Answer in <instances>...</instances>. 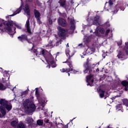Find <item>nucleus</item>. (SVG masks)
<instances>
[{"mask_svg": "<svg viewBox=\"0 0 128 128\" xmlns=\"http://www.w3.org/2000/svg\"><path fill=\"white\" fill-rule=\"evenodd\" d=\"M11 126L14 128H16L18 126V122L16 120H13L11 122Z\"/></svg>", "mask_w": 128, "mask_h": 128, "instance_id": "28", "label": "nucleus"}, {"mask_svg": "<svg viewBox=\"0 0 128 128\" xmlns=\"http://www.w3.org/2000/svg\"><path fill=\"white\" fill-rule=\"evenodd\" d=\"M94 20L99 22V20H100V16H95L94 18Z\"/></svg>", "mask_w": 128, "mask_h": 128, "instance_id": "38", "label": "nucleus"}, {"mask_svg": "<svg viewBox=\"0 0 128 128\" xmlns=\"http://www.w3.org/2000/svg\"><path fill=\"white\" fill-rule=\"evenodd\" d=\"M96 64H90V58H88L86 59V62L84 63V68L85 70H84V74H88L89 70V76H86V82H90V80H92V72H94V71L92 70V68L96 66Z\"/></svg>", "mask_w": 128, "mask_h": 128, "instance_id": "2", "label": "nucleus"}, {"mask_svg": "<svg viewBox=\"0 0 128 128\" xmlns=\"http://www.w3.org/2000/svg\"><path fill=\"white\" fill-rule=\"evenodd\" d=\"M116 110H121L122 112L124 109H122V104H117L116 106Z\"/></svg>", "mask_w": 128, "mask_h": 128, "instance_id": "20", "label": "nucleus"}, {"mask_svg": "<svg viewBox=\"0 0 128 128\" xmlns=\"http://www.w3.org/2000/svg\"><path fill=\"white\" fill-rule=\"evenodd\" d=\"M66 48H68L70 46L68 45V43L66 45Z\"/></svg>", "mask_w": 128, "mask_h": 128, "instance_id": "56", "label": "nucleus"}, {"mask_svg": "<svg viewBox=\"0 0 128 128\" xmlns=\"http://www.w3.org/2000/svg\"><path fill=\"white\" fill-rule=\"evenodd\" d=\"M68 76H70V73H68Z\"/></svg>", "mask_w": 128, "mask_h": 128, "instance_id": "58", "label": "nucleus"}, {"mask_svg": "<svg viewBox=\"0 0 128 128\" xmlns=\"http://www.w3.org/2000/svg\"><path fill=\"white\" fill-rule=\"evenodd\" d=\"M63 40H64V39H62L60 38L58 41H57L56 42L54 40H50L49 41L48 44L46 46V47L50 48H52L54 46H56H56H60V44H62V42H63Z\"/></svg>", "mask_w": 128, "mask_h": 128, "instance_id": "6", "label": "nucleus"}, {"mask_svg": "<svg viewBox=\"0 0 128 128\" xmlns=\"http://www.w3.org/2000/svg\"><path fill=\"white\" fill-rule=\"evenodd\" d=\"M25 12L27 16H30V6L28 4L25 5Z\"/></svg>", "mask_w": 128, "mask_h": 128, "instance_id": "13", "label": "nucleus"}, {"mask_svg": "<svg viewBox=\"0 0 128 128\" xmlns=\"http://www.w3.org/2000/svg\"><path fill=\"white\" fill-rule=\"evenodd\" d=\"M45 52H46L44 51V50H42L40 51L39 54H42V56H46Z\"/></svg>", "mask_w": 128, "mask_h": 128, "instance_id": "36", "label": "nucleus"}, {"mask_svg": "<svg viewBox=\"0 0 128 128\" xmlns=\"http://www.w3.org/2000/svg\"><path fill=\"white\" fill-rule=\"evenodd\" d=\"M66 54L67 56L68 57V58L66 60V62H62V64H67L69 68H70V72H72L73 74H78V71L76 70H74L72 68V60H70V58L72 56H74V54H72V52L70 50H66Z\"/></svg>", "mask_w": 128, "mask_h": 128, "instance_id": "4", "label": "nucleus"}, {"mask_svg": "<svg viewBox=\"0 0 128 128\" xmlns=\"http://www.w3.org/2000/svg\"><path fill=\"white\" fill-rule=\"evenodd\" d=\"M121 84L123 86H124V90L126 92H128V82L126 80H124L122 81L121 82Z\"/></svg>", "mask_w": 128, "mask_h": 128, "instance_id": "11", "label": "nucleus"}, {"mask_svg": "<svg viewBox=\"0 0 128 128\" xmlns=\"http://www.w3.org/2000/svg\"><path fill=\"white\" fill-rule=\"evenodd\" d=\"M10 81L9 80H6V82H4V86H5V88H10Z\"/></svg>", "mask_w": 128, "mask_h": 128, "instance_id": "22", "label": "nucleus"}, {"mask_svg": "<svg viewBox=\"0 0 128 128\" xmlns=\"http://www.w3.org/2000/svg\"><path fill=\"white\" fill-rule=\"evenodd\" d=\"M27 32L28 34H32V30L30 29V27H26Z\"/></svg>", "mask_w": 128, "mask_h": 128, "instance_id": "39", "label": "nucleus"}, {"mask_svg": "<svg viewBox=\"0 0 128 128\" xmlns=\"http://www.w3.org/2000/svg\"><path fill=\"white\" fill-rule=\"evenodd\" d=\"M48 126L50 128H52V122H50Z\"/></svg>", "mask_w": 128, "mask_h": 128, "instance_id": "46", "label": "nucleus"}, {"mask_svg": "<svg viewBox=\"0 0 128 128\" xmlns=\"http://www.w3.org/2000/svg\"><path fill=\"white\" fill-rule=\"evenodd\" d=\"M96 36H100L98 32H96Z\"/></svg>", "mask_w": 128, "mask_h": 128, "instance_id": "51", "label": "nucleus"}, {"mask_svg": "<svg viewBox=\"0 0 128 128\" xmlns=\"http://www.w3.org/2000/svg\"><path fill=\"white\" fill-rule=\"evenodd\" d=\"M68 128V124L65 125L64 127V128Z\"/></svg>", "mask_w": 128, "mask_h": 128, "instance_id": "53", "label": "nucleus"}, {"mask_svg": "<svg viewBox=\"0 0 128 128\" xmlns=\"http://www.w3.org/2000/svg\"><path fill=\"white\" fill-rule=\"evenodd\" d=\"M58 2L60 4V6L64 7L66 6V0H60Z\"/></svg>", "mask_w": 128, "mask_h": 128, "instance_id": "26", "label": "nucleus"}, {"mask_svg": "<svg viewBox=\"0 0 128 128\" xmlns=\"http://www.w3.org/2000/svg\"><path fill=\"white\" fill-rule=\"evenodd\" d=\"M70 30H72V32H74V30H76V21H74V20L71 19L70 21Z\"/></svg>", "mask_w": 128, "mask_h": 128, "instance_id": "10", "label": "nucleus"}, {"mask_svg": "<svg viewBox=\"0 0 128 128\" xmlns=\"http://www.w3.org/2000/svg\"><path fill=\"white\" fill-rule=\"evenodd\" d=\"M56 124V126H58V124Z\"/></svg>", "mask_w": 128, "mask_h": 128, "instance_id": "60", "label": "nucleus"}, {"mask_svg": "<svg viewBox=\"0 0 128 128\" xmlns=\"http://www.w3.org/2000/svg\"><path fill=\"white\" fill-rule=\"evenodd\" d=\"M57 30H58V38H61L62 40H66V36L68 34V29L62 28L60 26H58L57 28Z\"/></svg>", "mask_w": 128, "mask_h": 128, "instance_id": "5", "label": "nucleus"}, {"mask_svg": "<svg viewBox=\"0 0 128 128\" xmlns=\"http://www.w3.org/2000/svg\"><path fill=\"white\" fill-rule=\"evenodd\" d=\"M34 14L35 18H40V11L36 9H34Z\"/></svg>", "mask_w": 128, "mask_h": 128, "instance_id": "14", "label": "nucleus"}, {"mask_svg": "<svg viewBox=\"0 0 128 128\" xmlns=\"http://www.w3.org/2000/svg\"><path fill=\"white\" fill-rule=\"evenodd\" d=\"M0 111L2 116H6V109L4 107L2 106H0Z\"/></svg>", "mask_w": 128, "mask_h": 128, "instance_id": "16", "label": "nucleus"}, {"mask_svg": "<svg viewBox=\"0 0 128 128\" xmlns=\"http://www.w3.org/2000/svg\"><path fill=\"white\" fill-rule=\"evenodd\" d=\"M104 54H102V56H104V58H106V56H104Z\"/></svg>", "mask_w": 128, "mask_h": 128, "instance_id": "57", "label": "nucleus"}, {"mask_svg": "<svg viewBox=\"0 0 128 128\" xmlns=\"http://www.w3.org/2000/svg\"><path fill=\"white\" fill-rule=\"evenodd\" d=\"M58 24L59 26H62V28H66V26H68V22H66V20L62 18H60L58 20Z\"/></svg>", "mask_w": 128, "mask_h": 128, "instance_id": "9", "label": "nucleus"}, {"mask_svg": "<svg viewBox=\"0 0 128 128\" xmlns=\"http://www.w3.org/2000/svg\"><path fill=\"white\" fill-rule=\"evenodd\" d=\"M48 22H49V24L50 25L52 24V20L50 18H48Z\"/></svg>", "mask_w": 128, "mask_h": 128, "instance_id": "42", "label": "nucleus"}, {"mask_svg": "<svg viewBox=\"0 0 128 128\" xmlns=\"http://www.w3.org/2000/svg\"><path fill=\"white\" fill-rule=\"evenodd\" d=\"M124 50L126 52V54H128V42H125V46Z\"/></svg>", "mask_w": 128, "mask_h": 128, "instance_id": "25", "label": "nucleus"}, {"mask_svg": "<svg viewBox=\"0 0 128 128\" xmlns=\"http://www.w3.org/2000/svg\"><path fill=\"white\" fill-rule=\"evenodd\" d=\"M92 24L94 26H100V22L98 21H96L95 20H93Z\"/></svg>", "mask_w": 128, "mask_h": 128, "instance_id": "32", "label": "nucleus"}, {"mask_svg": "<svg viewBox=\"0 0 128 128\" xmlns=\"http://www.w3.org/2000/svg\"><path fill=\"white\" fill-rule=\"evenodd\" d=\"M18 40L21 42H28L30 44V39L28 38V35L26 34H22L20 36L18 37Z\"/></svg>", "mask_w": 128, "mask_h": 128, "instance_id": "8", "label": "nucleus"}, {"mask_svg": "<svg viewBox=\"0 0 128 128\" xmlns=\"http://www.w3.org/2000/svg\"><path fill=\"white\" fill-rule=\"evenodd\" d=\"M27 122L28 124H31L34 122V119L32 118H28L27 119Z\"/></svg>", "mask_w": 128, "mask_h": 128, "instance_id": "30", "label": "nucleus"}, {"mask_svg": "<svg viewBox=\"0 0 128 128\" xmlns=\"http://www.w3.org/2000/svg\"><path fill=\"white\" fill-rule=\"evenodd\" d=\"M36 95L38 100L42 102H46V96L44 95H40L38 90H36Z\"/></svg>", "mask_w": 128, "mask_h": 128, "instance_id": "7", "label": "nucleus"}, {"mask_svg": "<svg viewBox=\"0 0 128 128\" xmlns=\"http://www.w3.org/2000/svg\"><path fill=\"white\" fill-rule=\"evenodd\" d=\"M14 24L15 26H16V28L18 26L16 23H14L12 20L4 21L2 20V24H0V30H1L2 32H4V30L5 32H7L10 36H12V26H14Z\"/></svg>", "mask_w": 128, "mask_h": 128, "instance_id": "1", "label": "nucleus"}, {"mask_svg": "<svg viewBox=\"0 0 128 128\" xmlns=\"http://www.w3.org/2000/svg\"><path fill=\"white\" fill-rule=\"evenodd\" d=\"M82 58H84V56H82Z\"/></svg>", "mask_w": 128, "mask_h": 128, "instance_id": "59", "label": "nucleus"}, {"mask_svg": "<svg viewBox=\"0 0 128 128\" xmlns=\"http://www.w3.org/2000/svg\"><path fill=\"white\" fill-rule=\"evenodd\" d=\"M115 8H116V10H114V14H116V12H118L120 8H118V6H116Z\"/></svg>", "mask_w": 128, "mask_h": 128, "instance_id": "43", "label": "nucleus"}, {"mask_svg": "<svg viewBox=\"0 0 128 128\" xmlns=\"http://www.w3.org/2000/svg\"><path fill=\"white\" fill-rule=\"evenodd\" d=\"M20 12H22V10L19 9L16 11V13H14V14L10 15V16H16V14H20Z\"/></svg>", "mask_w": 128, "mask_h": 128, "instance_id": "35", "label": "nucleus"}, {"mask_svg": "<svg viewBox=\"0 0 128 128\" xmlns=\"http://www.w3.org/2000/svg\"><path fill=\"white\" fill-rule=\"evenodd\" d=\"M51 58V60L50 61V65L52 66V68H56V62H54V60L52 58Z\"/></svg>", "mask_w": 128, "mask_h": 128, "instance_id": "24", "label": "nucleus"}, {"mask_svg": "<svg viewBox=\"0 0 128 128\" xmlns=\"http://www.w3.org/2000/svg\"><path fill=\"white\" fill-rule=\"evenodd\" d=\"M92 32V30H91L90 31V32Z\"/></svg>", "mask_w": 128, "mask_h": 128, "instance_id": "63", "label": "nucleus"}, {"mask_svg": "<svg viewBox=\"0 0 128 128\" xmlns=\"http://www.w3.org/2000/svg\"><path fill=\"white\" fill-rule=\"evenodd\" d=\"M122 43L120 42H117V44L118 46H122Z\"/></svg>", "mask_w": 128, "mask_h": 128, "instance_id": "49", "label": "nucleus"}, {"mask_svg": "<svg viewBox=\"0 0 128 128\" xmlns=\"http://www.w3.org/2000/svg\"><path fill=\"white\" fill-rule=\"evenodd\" d=\"M0 111L2 116H6V109L4 107L2 106H0Z\"/></svg>", "mask_w": 128, "mask_h": 128, "instance_id": "17", "label": "nucleus"}, {"mask_svg": "<svg viewBox=\"0 0 128 128\" xmlns=\"http://www.w3.org/2000/svg\"><path fill=\"white\" fill-rule=\"evenodd\" d=\"M34 54H36V56H38V50L34 49Z\"/></svg>", "mask_w": 128, "mask_h": 128, "instance_id": "47", "label": "nucleus"}, {"mask_svg": "<svg viewBox=\"0 0 128 128\" xmlns=\"http://www.w3.org/2000/svg\"><path fill=\"white\" fill-rule=\"evenodd\" d=\"M28 2H32V0H26Z\"/></svg>", "mask_w": 128, "mask_h": 128, "instance_id": "52", "label": "nucleus"}, {"mask_svg": "<svg viewBox=\"0 0 128 128\" xmlns=\"http://www.w3.org/2000/svg\"><path fill=\"white\" fill-rule=\"evenodd\" d=\"M94 82V79H92V80H90V84H92V83Z\"/></svg>", "mask_w": 128, "mask_h": 128, "instance_id": "54", "label": "nucleus"}, {"mask_svg": "<svg viewBox=\"0 0 128 128\" xmlns=\"http://www.w3.org/2000/svg\"><path fill=\"white\" fill-rule=\"evenodd\" d=\"M125 56H126V54H124V52H122V51H118L117 56L118 58H124Z\"/></svg>", "mask_w": 128, "mask_h": 128, "instance_id": "15", "label": "nucleus"}, {"mask_svg": "<svg viewBox=\"0 0 128 128\" xmlns=\"http://www.w3.org/2000/svg\"><path fill=\"white\" fill-rule=\"evenodd\" d=\"M60 71L61 72H66L67 74H68V72H70V68H63L60 70Z\"/></svg>", "mask_w": 128, "mask_h": 128, "instance_id": "21", "label": "nucleus"}, {"mask_svg": "<svg viewBox=\"0 0 128 128\" xmlns=\"http://www.w3.org/2000/svg\"><path fill=\"white\" fill-rule=\"evenodd\" d=\"M88 128V126L86 127V128Z\"/></svg>", "mask_w": 128, "mask_h": 128, "instance_id": "64", "label": "nucleus"}, {"mask_svg": "<svg viewBox=\"0 0 128 128\" xmlns=\"http://www.w3.org/2000/svg\"><path fill=\"white\" fill-rule=\"evenodd\" d=\"M106 4H108L109 6H112V4H114V2L112 0H108V1H106L105 4V6Z\"/></svg>", "mask_w": 128, "mask_h": 128, "instance_id": "29", "label": "nucleus"}, {"mask_svg": "<svg viewBox=\"0 0 128 128\" xmlns=\"http://www.w3.org/2000/svg\"><path fill=\"white\" fill-rule=\"evenodd\" d=\"M2 116V114L0 113V118Z\"/></svg>", "mask_w": 128, "mask_h": 128, "instance_id": "61", "label": "nucleus"}, {"mask_svg": "<svg viewBox=\"0 0 128 128\" xmlns=\"http://www.w3.org/2000/svg\"><path fill=\"white\" fill-rule=\"evenodd\" d=\"M37 126H42L44 124V120L42 119H39L36 121Z\"/></svg>", "mask_w": 128, "mask_h": 128, "instance_id": "23", "label": "nucleus"}, {"mask_svg": "<svg viewBox=\"0 0 128 128\" xmlns=\"http://www.w3.org/2000/svg\"><path fill=\"white\" fill-rule=\"evenodd\" d=\"M40 18H36L37 20V22H40Z\"/></svg>", "mask_w": 128, "mask_h": 128, "instance_id": "50", "label": "nucleus"}, {"mask_svg": "<svg viewBox=\"0 0 128 128\" xmlns=\"http://www.w3.org/2000/svg\"><path fill=\"white\" fill-rule=\"evenodd\" d=\"M59 14H60V16H62V18H66V12H64V13L59 12Z\"/></svg>", "mask_w": 128, "mask_h": 128, "instance_id": "37", "label": "nucleus"}, {"mask_svg": "<svg viewBox=\"0 0 128 128\" xmlns=\"http://www.w3.org/2000/svg\"><path fill=\"white\" fill-rule=\"evenodd\" d=\"M96 72H100V69H98V68L97 69H96Z\"/></svg>", "mask_w": 128, "mask_h": 128, "instance_id": "55", "label": "nucleus"}, {"mask_svg": "<svg viewBox=\"0 0 128 128\" xmlns=\"http://www.w3.org/2000/svg\"><path fill=\"white\" fill-rule=\"evenodd\" d=\"M44 122L46 124H48L49 122H50V120L48 119V118H45L44 120Z\"/></svg>", "mask_w": 128, "mask_h": 128, "instance_id": "45", "label": "nucleus"}, {"mask_svg": "<svg viewBox=\"0 0 128 128\" xmlns=\"http://www.w3.org/2000/svg\"><path fill=\"white\" fill-rule=\"evenodd\" d=\"M99 92H100V96L102 98L104 96V93L106 92V91L102 90V89H99Z\"/></svg>", "mask_w": 128, "mask_h": 128, "instance_id": "18", "label": "nucleus"}, {"mask_svg": "<svg viewBox=\"0 0 128 128\" xmlns=\"http://www.w3.org/2000/svg\"><path fill=\"white\" fill-rule=\"evenodd\" d=\"M8 104V100L4 98L0 99V106L4 107L6 105Z\"/></svg>", "mask_w": 128, "mask_h": 128, "instance_id": "12", "label": "nucleus"}, {"mask_svg": "<svg viewBox=\"0 0 128 128\" xmlns=\"http://www.w3.org/2000/svg\"><path fill=\"white\" fill-rule=\"evenodd\" d=\"M6 88L4 86V84L0 83V90H4Z\"/></svg>", "mask_w": 128, "mask_h": 128, "instance_id": "31", "label": "nucleus"}, {"mask_svg": "<svg viewBox=\"0 0 128 128\" xmlns=\"http://www.w3.org/2000/svg\"><path fill=\"white\" fill-rule=\"evenodd\" d=\"M110 32V29L107 30H106V33H105L106 36H108V33Z\"/></svg>", "mask_w": 128, "mask_h": 128, "instance_id": "44", "label": "nucleus"}, {"mask_svg": "<svg viewBox=\"0 0 128 128\" xmlns=\"http://www.w3.org/2000/svg\"><path fill=\"white\" fill-rule=\"evenodd\" d=\"M4 108L5 109L6 108L7 110H8V112H10V110L12 108V104H7Z\"/></svg>", "mask_w": 128, "mask_h": 128, "instance_id": "19", "label": "nucleus"}, {"mask_svg": "<svg viewBox=\"0 0 128 128\" xmlns=\"http://www.w3.org/2000/svg\"><path fill=\"white\" fill-rule=\"evenodd\" d=\"M87 82V86H92V84L90 83V82Z\"/></svg>", "mask_w": 128, "mask_h": 128, "instance_id": "48", "label": "nucleus"}, {"mask_svg": "<svg viewBox=\"0 0 128 128\" xmlns=\"http://www.w3.org/2000/svg\"><path fill=\"white\" fill-rule=\"evenodd\" d=\"M28 94V90H25L21 93V96H25Z\"/></svg>", "mask_w": 128, "mask_h": 128, "instance_id": "33", "label": "nucleus"}, {"mask_svg": "<svg viewBox=\"0 0 128 128\" xmlns=\"http://www.w3.org/2000/svg\"><path fill=\"white\" fill-rule=\"evenodd\" d=\"M23 106L25 110V112L28 114L34 112L36 110V106L32 99H26L23 102Z\"/></svg>", "mask_w": 128, "mask_h": 128, "instance_id": "3", "label": "nucleus"}, {"mask_svg": "<svg viewBox=\"0 0 128 128\" xmlns=\"http://www.w3.org/2000/svg\"><path fill=\"white\" fill-rule=\"evenodd\" d=\"M82 44H79V46H82Z\"/></svg>", "mask_w": 128, "mask_h": 128, "instance_id": "62", "label": "nucleus"}, {"mask_svg": "<svg viewBox=\"0 0 128 128\" xmlns=\"http://www.w3.org/2000/svg\"><path fill=\"white\" fill-rule=\"evenodd\" d=\"M30 19L28 18L26 22V28H28L30 27Z\"/></svg>", "mask_w": 128, "mask_h": 128, "instance_id": "41", "label": "nucleus"}, {"mask_svg": "<svg viewBox=\"0 0 128 128\" xmlns=\"http://www.w3.org/2000/svg\"><path fill=\"white\" fill-rule=\"evenodd\" d=\"M17 128H26V125L22 122H20L17 126Z\"/></svg>", "mask_w": 128, "mask_h": 128, "instance_id": "27", "label": "nucleus"}, {"mask_svg": "<svg viewBox=\"0 0 128 128\" xmlns=\"http://www.w3.org/2000/svg\"><path fill=\"white\" fill-rule=\"evenodd\" d=\"M122 102L124 104H125L126 106H128V100L127 99H124Z\"/></svg>", "mask_w": 128, "mask_h": 128, "instance_id": "34", "label": "nucleus"}, {"mask_svg": "<svg viewBox=\"0 0 128 128\" xmlns=\"http://www.w3.org/2000/svg\"><path fill=\"white\" fill-rule=\"evenodd\" d=\"M100 34H104V32H106V30H104V28H100Z\"/></svg>", "mask_w": 128, "mask_h": 128, "instance_id": "40", "label": "nucleus"}]
</instances>
